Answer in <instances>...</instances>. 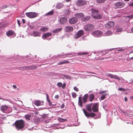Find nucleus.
<instances>
[{
  "label": "nucleus",
  "mask_w": 133,
  "mask_h": 133,
  "mask_svg": "<svg viewBox=\"0 0 133 133\" xmlns=\"http://www.w3.org/2000/svg\"><path fill=\"white\" fill-rule=\"evenodd\" d=\"M14 124L16 128L18 130L23 128L25 125L24 121L22 119L17 120Z\"/></svg>",
  "instance_id": "nucleus-1"
},
{
  "label": "nucleus",
  "mask_w": 133,
  "mask_h": 133,
  "mask_svg": "<svg viewBox=\"0 0 133 133\" xmlns=\"http://www.w3.org/2000/svg\"><path fill=\"white\" fill-rule=\"evenodd\" d=\"M0 110L3 112L9 113L12 111L11 109L9 107L5 105L1 107Z\"/></svg>",
  "instance_id": "nucleus-2"
},
{
  "label": "nucleus",
  "mask_w": 133,
  "mask_h": 133,
  "mask_svg": "<svg viewBox=\"0 0 133 133\" xmlns=\"http://www.w3.org/2000/svg\"><path fill=\"white\" fill-rule=\"evenodd\" d=\"M94 26L91 24H88L84 27V30L86 31H91L94 29Z\"/></svg>",
  "instance_id": "nucleus-3"
},
{
  "label": "nucleus",
  "mask_w": 133,
  "mask_h": 133,
  "mask_svg": "<svg viewBox=\"0 0 133 133\" xmlns=\"http://www.w3.org/2000/svg\"><path fill=\"white\" fill-rule=\"evenodd\" d=\"M87 2L85 0H78L76 1V4L78 6H82L85 5Z\"/></svg>",
  "instance_id": "nucleus-4"
},
{
  "label": "nucleus",
  "mask_w": 133,
  "mask_h": 133,
  "mask_svg": "<svg viewBox=\"0 0 133 133\" xmlns=\"http://www.w3.org/2000/svg\"><path fill=\"white\" fill-rule=\"evenodd\" d=\"M125 3L119 1L115 3L116 8H123L125 5Z\"/></svg>",
  "instance_id": "nucleus-5"
},
{
  "label": "nucleus",
  "mask_w": 133,
  "mask_h": 133,
  "mask_svg": "<svg viewBox=\"0 0 133 133\" xmlns=\"http://www.w3.org/2000/svg\"><path fill=\"white\" fill-rule=\"evenodd\" d=\"M92 34L95 37H99L103 35V32L99 31H96L93 32Z\"/></svg>",
  "instance_id": "nucleus-6"
},
{
  "label": "nucleus",
  "mask_w": 133,
  "mask_h": 133,
  "mask_svg": "<svg viewBox=\"0 0 133 133\" xmlns=\"http://www.w3.org/2000/svg\"><path fill=\"white\" fill-rule=\"evenodd\" d=\"M83 111L85 115L87 117H94L96 115L95 113H88L87 111L84 109H83Z\"/></svg>",
  "instance_id": "nucleus-7"
},
{
  "label": "nucleus",
  "mask_w": 133,
  "mask_h": 133,
  "mask_svg": "<svg viewBox=\"0 0 133 133\" xmlns=\"http://www.w3.org/2000/svg\"><path fill=\"white\" fill-rule=\"evenodd\" d=\"M91 12L92 17H99V14L98 10L92 9Z\"/></svg>",
  "instance_id": "nucleus-8"
},
{
  "label": "nucleus",
  "mask_w": 133,
  "mask_h": 133,
  "mask_svg": "<svg viewBox=\"0 0 133 133\" xmlns=\"http://www.w3.org/2000/svg\"><path fill=\"white\" fill-rule=\"evenodd\" d=\"M26 15L27 17H37L38 16V14L34 12L26 13Z\"/></svg>",
  "instance_id": "nucleus-9"
},
{
  "label": "nucleus",
  "mask_w": 133,
  "mask_h": 133,
  "mask_svg": "<svg viewBox=\"0 0 133 133\" xmlns=\"http://www.w3.org/2000/svg\"><path fill=\"white\" fill-rule=\"evenodd\" d=\"M84 33V31L82 30L79 31L75 35V37L76 38H77L82 36Z\"/></svg>",
  "instance_id": "nucleus-10"
},
{
  "label": "nucleus",
  "mask_w": 133,
  "mask_h": 133,
  "mask_svg": "<svg viewBox=\"0 0 133 133\" xmlns=\"http://www.w3.org/2000/svg\"><path fill=\"white\" fill-rule=\"evenodd\" d=\"M115 25L114 22L113 21L109 22L105 25V26L107 28H110L113 27Z\"/></svg>",
  "instance_id": "nucleus-11"
},
{
  "label": "nucleus",
  "mask_w": 133,
  "mask_h": 133,
  "mask_svg": "<svg viewBox=\"0 0 133 133\" xmlns=\"http://www.w3.org/2000/svg\"><path fill=\"white\" fill-rule=\"evenodd\" d=\"M98 103H95L93 105L92 107V110L94 112H98Z\"/></svg>",
  "instance_id": "nucleus-12"
},
{
  "label": "nucleus",
  "mask_w": 133,
  "mask_h": 133,
  "mask_svg": "<svg viewBox=\"0 0 133 133\" xmlns=\"http://www.w3.org/2000/svg\"><path fill=\"white\" fill-rule=\"evenodd\" d=\"M44 103V102L43 101L41 102L39 100H36L34 101V104L37 106H39L40 105H43Z\"/></svg>",
  "instance_id": "nucleus-13"
},
{
  "label": "nucleus",
  "mask_w": 133,
  "mask_h": 133,
  "mask_svg": "<svg viewBox=\"0 0 133 133\" xmlns=\"http://www.w3.org/2000/svg\"><path fill=\"white\" fill-rule=\"evenodd\" d=\"M78 21V19L76 17H72L69 20V22L71 24H74Z\"/></svg>",
  "instance_id": "nucleus-14"
},
{
  "label": "nucleus",
  "mask_w": 133,
  "mask_h": 133,
  "mask_svg": "<svg viewBox=\"0 0 133 133\" xmlns=\"http://www.w3.org/2000/svg\"><path fill=\"white\" fill-rule=\"evenodd\" d=\"M107 76L112 78L116 79L119 81H120L121 80L120 78L118 76L116 75H113L111 74H109Z\"/></svg>",
  "instance_id": "nucleus-15"
},
{
  "label": "nucleus",
  "mask_w": 133,
  "mask_h": 133,
  "mask_svg": "<svg viewBox=\"0 0 133 133\" xmlns=\"http://www.w3.org/2000/svg\"><path fill=\"white\" fill-rule=\"evenodd\" d=\"M57 85L59 87H62V88L64 89L65 88L66 84L65 83L62 84V83L59 82L57 83Z\"/></svg>",
  "instance_id": "nucleus-16"
},
{
  "label": "nucleus",
  "mask_w": 133,
  "mask_h": 133,
  "mask_svg": "<svg viewBox=\"0 0 133 133\" xmlns=\"http://www.w3.org/2000/svg\"><path fill=\"white\" fill-rule=\"evenodd\" d=\"M73 27L71 26H66L65 28V30L67 32L72 31H73Z\"/></svg>",
  "instance_id": "nucleus-17"
},
{
  "label": "nucleus",
  "mask_w": 133,
  "mask_h": 133,
  "mask_svg": "<svg viewBox=\"0 0 133 133\" xmlns=\"http://www.w3.org/2000/svg\"><path fill=\"white\" fill-rule=\"evenodd\" d=\"M88 97L89 95L87 94H86L83 96L82 99L84 103H85L87 102Z\"/></svg>",
  "instance_id": "nucleus-18"
},
{
  "label": "nucleus",
  "mask_w": 133,
  "mask_h": 133,
  "mask_svg": "<svg viewBox=\"0 0 133 133\" xmlns=\"http://www.w3.org/2000/svg\"><path fill=\"white\" fill-rule=\"evenodd\" d=\"M92 103H91L87 105L86 106V108L90 112L92 111V108H91V105H92Z\"/></svg>",
  "instance_id": "nucleus-19"
},
{
  "label": "nucleus",
  "mask_w": 133,
  "mask_h": 133,
  "mask_svg": "<svg viewBox=\"0 0 133 133\" xmlns=\"http://www.w3.org/2000/svg\"><path fill=\"white\" fill-rule=\"evenodd\" d=\"M69 63V62L67 60H64L58 62L57 64L58 65H61L65 64L68 63Z\"/></svg>",
  "instance_id": "nucleus-20"
},
{
  "label": "nucleus",
  "mask_w": 133,
  "mask_h": 133,
  "mask_svg": "<svg viewBox=\"0 0 133 133\" xmlns=\"http://www.w3.org/2000/svg\"><path fill=\"white\" fill-rule=\"evenodd\" d=\"M63 5L62 3H58L56 5V8L57 9H60L63 7Z\"/></svg>",
  "instance_id": "nucleus-21"
},
{
  "label": "nucleus",
  "mask_w": 133,
  "mask_h": 133,
  "mask_svg": "<svg viewBox=\"0 0 133 133\" xmlns=\"http://www.w3.org/2000/svg\"><path fill=\"white\" fill-rule=\"evenodd\" d=\"M67 19L66 17H62L60 19V22L61 24H63L66 22Z\"/></svg>",
  "instance_id": "nucleus-22"
},
{
  "label": "nucleus",
  "mask_w": 133,
  "mask_h": 133,
  "mask_svg": "<svg viewBox=\"0 0 133 133\" xmlns=\"http://www.w3.org/2000/svg\"><path fill=\"white\" fill-rule=\"evenodd\" d=\"M89 101L91 102H92L93 101L95 98L94 95L93 94H91L89 95Z\"/></svg>",
  "instance_id": "nucleus-23"
},
{
  "label": "nucleus",
  "mask_w": 133,
  "mask_h": 133,
  "mask_svg": "<svg viewBox=\"0 0 133 133\" xmlns=\"http://www.w3.org/2000/svg\"><path fill=\"white\" fill-rule=\"evenodd\" d=\"M14 34V32L12 30H9L6 33V35L8 36H12Z\"/></svg>",
  "instance_id": "nucleus-24"
},
{
  "label": "nucleus",
  "mask_w": 133,
  "mask_h": 133,
  "mask_svg": "<svg viewBox=\"0 0 133 133\" xmlns=\"http://www.w3.org/2000/svg\"><path fill=\"white\" fill-rule=\"evenodd\" d=\"M78 104L81 107L83 106V103L82 101V97H78Z\"/></svg>",
  "instance_id": "nucleus-25"
},
{
  "label": "nucleus",
  "mask_w": 133,
  "mask_h": 133,
  "mask_svg": "<svg viewBox=\"0 0 133 133\" xmlns=\"http://www.w3.org/2000/svg\"><path fill=\"white\" fill-rule=\"evenodd\" d=\"M62 28L56 29L52 31V32L56 34L60 32L62 30Z\"/></svg>",
  "instance_id": "nucleus-26"
},
{
  "label": "nucleus",
  "mask_w": 133,
  "mask_h": 133,
  "mask_svg": "<svg viewBox=\"0 0 133 133\" xmlns=\"http://www.w3.org/2000/svg\"><path fill=\"white\" fill-rule=\"evenodd\" d=\"M52 34L50 32H48L43 34V36L44 38H46L47 37L51 36L52 35Z\"/></svg>",
  "instance_id": "nucleus-27"
},
{
  "label": "nucleus",
  "mask_w": 133,
  "mask_h": 133,
  "mask_svg": "<svg viewBox=\"0 0 133 133\" xmlns=\"http://www.w3.org/2000/svg\"><path fill=\"white\" fill-rule=\"evenodd\" d=\"M89 54V53L88 52H80L77 53L78 55L79 56L86 55Z\"/></svg>",
  "instance_id": "nucleus-28"
},
{
  "label": "nucleus",
  "mask_w": 133,
  "mask_h": 133,
  "mask_svg": "<svg viewBox=\"0 0 133 133\" xmlns=\"http://www.w3.org/2000/svg\"><path fill=\"white\" fill-rule=\"evenodd\" d=\"M90 19V17H83L81 20L82 22H85L89 20Z\"/></svg>",
  "instance_id": "nucleus-29"
},
{
  "label": "nucleus",
  "mask_w": 133,
  "mask_h": 133,
  "mask_svg": "<svg viewBox=\"0 0 133 133\" xmlns=\"http://www.w3.org/2000/svg\"><path fill=\"white\" fill-rule=\"evenodd\" d=\"M37 68V67L36 66H26L25 67V69L27 70H31L32 69H36Z\"/></svg>",
  "instance_id": "nucleus-30"
},
{
  "label": "nucleus",
  "mask_w": 133,
  "mask_h": 133,
  "mask_svg": "<svg viewBox=\"0 0 133 133\" xmlns=\"http://www.w3.org/2000/svg\"><path fill=\"white\" fill-rule=\"evenodd\" d=\"M46 99L48 101V102L49 103V104L50 106H51L52 105V103L50 102V100L49 99V97L48 94H46Z\"/></svg>",
  "instance_id": "nucleus-31"
},
{
  "label": "nucleus",
  "mask_w": 133,
  "mask_h": 133,
  "mask_svg": "<svg viewBox=\"0 0 133 133\" xmlns=\"http://www.w3.org/2000/svg\"><path fill=\"white\" fill-rule=\"evenodd\" d=\"M48 30V28L46 27H43L40 29V30L42 31H46Z\"/></svg>",
  "instance_id": "nucleus-32"
},
{
  "label": "nucleus",
  "mask_w": 133,
  "mask_h": 133,
  "mask_svg": "<svg viewBox=\"0 0 133 133\" xmlns=\"http://www.w3.org/2000/svg\"><path fill=\"white\" fill-rule=\"evenodd\" d=\"M33 35H34V36H40V33L38 32L37 31H34L33 32Z\"/></svg>",
  "instance_id": "nucleus-33"
},
{
  "label": "nucleus",
  "mask_w": 133,
  "mask_h": 133,
  "mask_svg": "<svg viewBox=\"0 0 133 133\" xmlns=\"http://www.w3.org/2000/svg\"><path fill=\"white\" fill-rule=\"evenodd\" d=\"M75 17H84V15L82 13H77L75 15Z\"/></svg>",
  "instance_id": "nucleus-34"
},
{
  "label": "nucleus",
  "mask_w": 133,
  "mask_h": 133,
  "mask_svg": "<svg viewBox=\"0 0 133 133\" xmlns=\"http://www.w3.org/2000/svg\"><path fill=\"white\" fill-rule=\"evenodd\" d=\"M54 11L52 10L51 11H50L47 13L45 14V16H49L50 15H51L53 14L54 13Z\"/></svg>",
  "instance_id": "nucleus-35"
},
{
  "label": "nucleus",
  "mask_w": 133,
  "mask_h": 133,
  "mask_svg": "<svg viewBox=\"0 0 133 133\" xmlns=\"http://www.w3.org/2000/svg\"><path fill=\"white\" fill-rule=\"evenodd\" d=\"M31 117V115L27 114L25 116V117L26 119L30 120Z\"/></svg>",
  "instance_id": "nucleus-36"
},
{
  "label": "nucleus",
  "mask_w": 133,
  "mask_h": 133,
  "mask_svg": "<svg viewBox=\"0 0 133 133\" xmlns=\"http://www.w3.org/2000/svg\"><path fill=\"white\" fill-rule=\"evenodd\" d=\"M96 2L99 3H104L106 0H96Z\"/></svg>",
  "instance_id": "nucleus-37"
},
{
  "label": "nucleus",
  "mask_w": 133,
  "mask_h": 133,
  "mask_svg": "<svg viewBox=\"0 0 133 133\" xmlns=\"http://www.w3.org/2000/svg\"><path fill=\"white\" fill-rule=\"evenodd\" d=\"M112 34V33L111 31H108L106 32V35L107 36H109L111 35Z\"/></svg>",
  "instance_id": "nucleus-38"
},
{
  "label": "nucleus",
  "mask_w": 133,
  "mask_h": 133,
  "mask_svg": "<svg viewBox=\"0 0 133 133\" xmlns=\"http://www.w3.org/2000/svg\"><path fill=\"white\" fill-rule=\"evenodd\" d=\"M40 119L38 118H36L34 121V122L35 123H39L40 122Z\"/></svg>",
  "instance_id": "nucleus-39"
},
{
  "label": "nucleus",
  "mask_w": 133,
  "mask_h": 133,
  "mask_svg": "<svg viewBox=\"0 0 133 133\" xmlns=\"http://www.w3.org/2000/svg\"><path fill=\"white\" fill-rule=\"evenodd\" d=\"M7 7H8V6L6 5H3V6L0 5V11H1L2 9H4Z\"/></svg>",
  "instance_id": "nucleus-40"
},
{
  "label": "nucleus",
  "mask_w": 133,
  "mask_h": 133,
  "mask_svg": "<svg viewBox=\"0 0 133 133\" xmlns=\"http://www.w3.org/2000/svg\"><path fill=\"white\" fill-rule=\"evenodd\" d=\"M59 120L60 122H63L64 121H67V119H63L61 118H59Z\"/></svg>",
  "instance_id": "nucleus-41"
},
{
  "label": "nucleus",
  "mask_w": 133,
  "mask_h": 133,
  "mask_svg": "<svg viewBox=\"0 0 133 133\" xmlns=\"http://www.w3.org/2000/svg\"><path fill=\"white\" fill-rule=\"evenodd\" d=\"M72 96L73 98H75L76 97L77 95L76 93L73 92L72 93Z\"/></svg>",
  "instance_id": "nucleus-42"
},
{
  "label": "nucleus",
  "mask_w": 133,
  "mask_h": 133,
  "mask_svg": "<svg viewBox=\"0 0 133 133\" xmlns=\"http://www.w3.org/2000/svg\"><path fill=\"white\" fill-rule=\"evenodd\" d=\"M122 29L121 28H117V29L116 30V32H120L121 31H122Z\"/></svg>",
  "instance_id": "nucleus-43"
},
{
  "label": "nucleus",
  "mask_w": 133,
  "mask_h": 133,
  "mask_svg": "<svg viewBox=\"0 0 133 133\" xmlns=\"http://www.w3.org/2000/svg\"><path fill=\"white\" fill-rule=\"evenodd\" d=\"M106 95L105 94V95H102L101 97V100H103L105 98Z\"/></svg>",
  "instance_id": "nucleus-44"
},
{
  "label": "nucleus",
  "mask_w": 133,
  "mask_h": 133,
  "mask_svg": "<svg viewBox=\"0 0 133 133\" xmlns=\"http://www.w3.org/2000/svg\"><path fill=\"white\" fill-rule=\"evenodd\" d=\"M74 89L75 90L76 92H78L79 91V90L78 88L76 87L75 86L74 87Z\"/></svg>",
  "instance_id": "nucleus-45"
},
{
  "label": "nucleus",
  "mask_w": 133,
  "mask_h": 133,
  "mask_svg": "<svg viewBox=\"0 0 133 133\" xmlns=\"http://www.w3.org/2000/svg\"><path fill=\"white\" fill-rule=\"evenodd\" d=\"M118 90L119 91L123 90V91H125V89H124L122 88H118Z\"/></svg>",
  "instance_id": "nucleus-46"
},
{
  "label": "nucleus",
  "mask_w": 133,
  "mask_h": 133,
  "mask_svg": "<svg viewBox=\"0 0 133 133\" xmlns=\"http://www.w3.org/2000/svg\"><path fill=\"white\" fill-rule=\"evenodd\" d=\"M129 6H132L133 8V1L130 3L129 4Z\"/></svg>",
  "instance_id": "nucleus-47"
},
{
  "label": "nucleus",
  "mask_w": 133,
  "mask_h": 133,
  "mask_svg": "<svg viewBox=\"0 0 133 133\" xmlns=\"http://www.w3.org/2000/svg\"><path fill=\"white\" fill-rule=\"evenodd\" d=\"M4 26L3 24L1 23H0V28L3 27Z\"/></svg>",
  "instance_id": "nucleus-48"
},
{
  "label": "nucleus",
  "mask_w": 133,
  "mask_h": 133,
  "mask_svg": "<svg viewBox=\"0 0 133 133\" xmlns=\"http://www.w3.org/2000/svg\"><path fill=\"white\" fill-rule=\"evenodd\" d=\"M64 104H62L61 106V108L62 109H63L64 108Z\"/></svg>",
  "instance_id": "nucleus-49"
},
{
  "label": "nucleus",
  "mask_w": 133,
  "mask_h": 133,
  "mask_svg": "<svg viewBox=\"0 0 133 133\" xmlns=\"http://www.w3.org/2000/svg\"><path fill=\"white\" fill-rule=\"evenodd\" d=\"M105 92H106V91H101L99 93L101 94H103V93H105Z\"/></svg>",
  "instance_id": "nucleus-50"
},
{
  "label": "nucleus",
  "mask_w": 133,
  "mask_h": 133,
  "mask_svg": "<svg viewBox=\"0 0 133 133\" xmlns=\"http://www.w3.org/2000/svg\"><path fill=\"white\" fill-rule=\"evenodd\" d=\"M59 97V96L58 95H56L55 96V98L56 99L58 98Z\"/></svg>",
  "instance_id": "nucleus-51"
},
{
  "label": "nucleus",
  "mask_w": 133,
  "mask_h": 133,
  "mask_svg": "<svg viewBox=\"0 0 133 133\" xmlns=\"http://www.w3.org/2000/svg\"><path fill=\"white\" fill-rule=\"evenodd\" d=\"M17 23L18 24L19 26L20 25V23L19 21L18 20H17Z\"/></svg>",
  "instance_id": "nucleus-52"
},
{
  "label": "nucleus",
  "mask_w": 133,
  "mask_h": 133,
  "mask_svg": "<svg viewBox=\"0 0 133 133\" xmlns=\"http://www.w3.org/2000/svg\"><path fill=\"white\" fill-rule=\"evenodd\" d=\"M13 88H14L15 89H16L17 88V86L16 85H13Z\"/></svg>",
  "instance_id": "nucleus-53"
},
{
  "label": "nucleus",
  "mask_w": 133,
  "mask_h": 133,
  "mask_svg": "<svg viewBox=\"0 0 133 133\" xmlns=\"http://www.w3.org/2000/svg\"><path fill=\"white\" fill-rule=\"evenodd\" d=\"M64 77L66 78H69V77L66 75L64 76Z\"/></svg>",
  "instance_id": "nucleus-54"
},
{
  "label": "nucleus",
  "mask_w": 133,
  "mask_h": 133,
  "mask_svg": "<svg viewBox=\"0 0 133 133\" xmlns=\"http://www.w3.org/2000/svg\"><path fill=\"white\" fill-rule=\"evenodd\" d=\"M73 54H72V53H68L66 54V55H72Z\"/></svg>",
  "instance_id": "nucleus-55"
},
{
  "label": "nucleus",
  "mask_w": 133,
  "mask_h": 133,
  "mask_svg": "<svg viewBox=\"0 0 133 133\" xmlns=\"http://www.w3.org/2000/svg\"><path fill=\"white\" fill-rule=\"evenodd\" d=\"M22 21L23 23L24 24L25 23V21L24 19H22Z\"/></svg>",
  "instance_id": "nucleus-56"
},
{
  "label": "nucleus",
  "mask_w": 133,
  "mask_h": 133,
  "mask_svg": "<svg viewBox=\"0 0 133 133\" xmlns=\"http://www.w3.org/2000/svg\"><path fill=\"white\" fill-rule=\"evenodd\" d=\"M93 17L95 19H98V18L101 19V18H100L101 17Z\"/></svg>",
  "instance_id": "nucleus-57"
},
{
  "label": "nucleus",
  "mask_w": 133,
  "mask_h": 133,
  "mask_svg": "<svg viewBox=\"0 0 133 133\" xmlns=\"http://www.w3.org/2000/svg\"><path fill=\"white\" fill-rule=\"evenodd\" d=\"M24 15V12H22L21 14V16H22V17H23Z\"/></svg>",
  "instance_id": "nucleus-58"
},
{
  "label": "nucleus",
  "mask_w": 133,
  "mask_h": 133,
  "mask_svg": "<svg viewBox=\"0 0 133 133\" xmlns=\"http://www.w3.org/2000/svg\"><path fill=\"white\" fill-rule=\"evenodd\" d=\"M124 99L125 102L127 101L128 100L127 98L126 97L124 98Z\"/></svg>",
  "instance_id": "nucleus-59"
},
{
  "label": "nucleus",
  "mask_w": 133,
  "mask_h": 133,
  "mask_svg": "<svg viewBox=\"0 0 133 133\" xmlns=\"http://www.w3.org/2000/svg\"><path fill=\"white\" fill-rule=\"evenodd\" d=\"M130 99H133V96H131L130 97Z\"/></svg>",
  "instance_id": "nucleus-60"
},
{
  "label": "nucleus",
  "mask_w": 133,
  "mask_h": 133,
  "mask_svg": "<svg viewBox=\"0 0 133 133\" xmlns=\"http://www.w3.org/2000/svg\"><path fill=\"white\" fill-rule=\"evenodd\" d=\"M89 72V73H90L91 74H94L95 73L94 72Z\"/></svg>",
  "instance_id": "nucleus-61"
},
{
  "label": "nucleus",
  "mask_w": 133,
  "mask_h": 133,
  "mask_svg": "<svg viewBox=\"0 0 133 133\" xmlns=\"http://www.w3.org/2000/svg\"><path fill=\"white\" fill-rule=\"evenodd\" d=\"M125 1H127V2H129L130 0H124Z\"/></svg>",
  "instance_id": "nucleus-62"
},
{
  "label": "nucleus",
  "mask_w": 133,
  "mask_h": 133,
  "mask_svg": "<svg viewBox=\"0 0 133 133\" xmlns=\"http://www.w3.org/2000/svg\"><path fill=\"white\" fill-rule=\"evenodd\" d=\"M131 31L133 32V27L131 28Z\"/></svg>",
  "instance_id": "nucleus-63"
},
{
  "label": "nucleus",
  "mask_w": 133,
  "mask_h": 133,
  "mask_svg": "<svg viewBox=\"0 0 133 133\" xmlns=\"http://www.w3.org/2000/svg\"><path fill=\"white\" fill-rule=\"evenodd\" d=\"M131 83H133V79H132L131 80Z\"/></svg>",
  "instance_id": "nucleus-64"
}]
</instances>
